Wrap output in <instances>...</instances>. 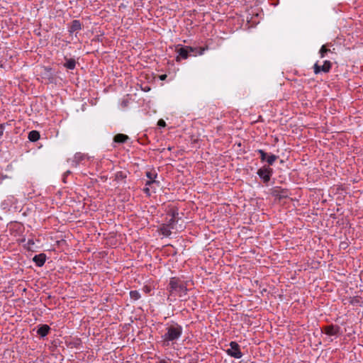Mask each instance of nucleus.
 <instances>
[{
	"mask_svg": "<svg viewBox=\"0 0 363 363\" xmlns=\"http://www.w3.org/2000/svg\"><path fill=\"white\" fill-rule=\"evenodd\" d=\"M143 191L147 195L150 196V189L148 187H146L143 189Z\"/></svg>",
	"mask_w": 363,
	"mask_h": 363,
	"instance_id": "27",
	"label": "nucleus"
},
{
	"mask_svg": "<svg viewBox=\"0 0 363 363\" xmlns=\"http://www.w3.org/2000/svg\"><path fill=\"white\" fill-rule=\"evenodd\" d=\"M70 173H71V172H70V171H69V170H68V171H67V172L65 173L64 177H65V176H67V175L69 174Z\"/></svg>",
	"mask_w": 363,
	"mask_h": 363,
	"instance_id": "31",
	"label": "nucleus"
},
{
	"mask_svg": "<svg viewBox=\"0 0 363 363\" xmlns=\"http://www.w3.org/2000/svg\"><path fill=\"white\" fill-rule=\"evenodd\" d=\"M171 228V225H169V224L167 223V225H164L161 227L160 232L163 235L167 237L169 236L172 233L170 230Z\"/></svg>",
	"mask_w": 363,
	"mask_h": 363,
	"instance_id": "18",
	"label": "nucleus"
},
{
	"mask_svg": "<svg viewBox=\"0 0 363 363\" xmlns=\"http://www.w3.org/2000/svg\"><path fill=\"white\" fill-rule=\"evenodd\" d=\"M257 174L262 179L264 183L267 184L273 174V169L269 166L264 165L257 170Z\"/></svg>",
	"mask_w": 363,
	"mask_h": 363,
	"instance_id": "4",
	"label": "nucleus"
},
{
	"mask_svg": "<svg viewBox=\"0 0 363 363\" xmlns=\"http://www.w3.org/2000/svg\"><path fill=\"white\" fill-rule=\"evenodd\" d=\"M183 328L178 323L172 321L166 324L165 333L161 336V345L162 347H169L170 342L174 344L182 336Z\"/></svg>",
	"mask_w": 363,
	"mask_h": 363,
	"instance_id": "1",
	"label": "nucleus"
},
{
	"mask_svg": "<svg viewBox=\"0 0 363 363\" xmlns=\"http://www.w3.org/2000/svg\"><path fill=\"white\" fill-rule=\"evenodd\" d=\"M230 348L226 350L227 354L235 359H240L242 357V353L240 351V345L238 342L232 341L230 342Z\"/></svg>",
	"mask_w": 363,
	"mask_h": 363,
	"instance_id": "5",
	"label": "nucleus"
},
{
	"mask_svg": "<svg viewBox=\"0 0 363 363\" xmlns=\"http://www.w3.org/2000/svg\"><path fill=\"white\" fill-rule=\"evenodd\" d=\"M28 139L31 142H36L40 139V133L37 130H31L28 133Z\"/></svg>",
	"mask_w": 363,
	"mask_h": 363,
	"instance_id": "17",
	"label": "nucleus"
},
{
	"mask_svg": "<svg viewBox=\"0 0 363 363\" xmlns=\"http://www.w3.org/2000/svg\"><path fill=\"white\" fill-rule=\"evenodd\" d=\"M157 173H152L151 172H146V177L149 179V180H155V178L157 177Z\"/></svg>",
	"mask_w": 363,
	"mask_h": 363,
	"instance_id": "24",
	"label": "nucleus"
},
{
	"mask_svg": "<svg viewBox=\"0 0 363 363\" xmlns=\"http://www.w3.org/2000/svg\"><path fill=\"white\" fill-rule=\"evenodd\" d=\"M85 157L86 156L84 154H82L80 152L76 153L72 160V162L74 163L73 165L77 167L79 164V162L84 160Z\"/></svg>",
	"mask_w": 363,
	"mask_h": 363,
	"instance_id": "16",
	"label": "nucleus"
},
{
	"mask_svg": "<svg viewBox=\"0 0 363 363\" xmlns=\"http://www.w3.org/2000/svg\"><path fill=\"white\" fill-rule=\"evenodd\" d=\"M143 291L145 292V293H149L150 291V288L147 286H145L143 287Z\"/></svg>",
	"mask_w": 363,
	"mask_h": 363,
	"instance_id": "28",
	"label": "nucleus"
},
{
	"mask_svg": "<svg viewBox=\"0 0 363 363\" xmlns=\"http://www.w3.org/2000/svg\"><path fill=\"white\" fill-rule=\"evenodd\" d=\"M257 152L259 155L260 160L262 162H265L268 155L263 150H257Z\"/></svg>",
	"mask_w": 363,
	"mask_h": 363,
	"instance_id": "22",
	"label": "nucleus"
},
{
	"mask_svg": "<svg viewBox=\"0 0 363 363\" xmlns=\"http://www.w3.org/2000/svg\"><path fill=\"white\" fill-rule=\"evenodd\" d=\"M361 298L359 296H354L350 298V303L352 305H357L360 303Z\"/></svg>",
	"mask_w": 363,
	"mask_h": 363,
	"instance_id": "23",
	"label": "nucleus"
},
{
	"mask_svg": "<svg viewBox=\"0 0 363 363\" xmlns=\"http://www.w3.org/2000/svg\"><path fill=\"white\" fill-rule=\"evenodd\" d=\"M158 363H168V362L164 359H162Z\"/></svg>",
	"mask_w": 363,
	"mask_h": 363,
	"instance_id": "30",
	"label": "nucleus"
},
{
	"mask_svg": "<svg viewBox=\"0 0 363 363\" xmlns=\"http://www.w3.org/2000/svg\"><path fill=\"white\" fill-rule=\"evenodd\" d=\"M28 244H33V242L31 240H28Z\"/></svg>",
	"mask_w": 363,
	"mask_h": 363,
	"instance_id": "33",
	"label": "nucleus"
},
{
	"mask_svg": "<svg viewBox=\"0 0 363 363\" xmlns=\"http://www.w3.org/2000/svg\"><path fill=\"white\" fill-rule=\"evenodd\" d=\"M28 244H33V242L31 240H28Z\"/></svg>",
	"mask_w": 363,
	"mask_h": 363,
	"instance_id": "32",
	"label": "nucleus"
},
{
	"mask_svg": "<svg viewBox=\"0 0 363 363\" xmlns=\"http://www.w3.org/2000/svg\"><path fill=\"white\" fill-rule=\"evenodd\" d=\"M324 333L330 336L340 335V327L337 325H328L323 328Z\"/></svg>",
	"mask_w": 363,
	"mask_h": 363,
	"instance_id": "7",
	"label": "nucleus"
},
{
	"mask_svg": "<svg viewBox=\"0 0 363 363\" xmlns=\"http://www.w3.org/2000/svg\"><path fill=\"white\" fill-rule=\"evenodd\" d=\"M166 78H167V74H162L160 76V79L161 80H164V79H166Z\"/></svg>",
	"mask_w": 363,
	"mask_h": 363,
	"instance_id": "29",
	"label": "nucleus"
},
{
	"mask_svg": "<svg viewBox=\"0 0 363 363\" xmlns=\"http://www.w3.org/2000/svg\"><path fill=\"white\" fill-rule=\"evenodd\" d=\"M50 328L48 325H40L38 330H37V334L40 335L42 337H45L50 332Z\"/></svg>",
	"mask_w": 363,
	"mask_h": 363,
	"instance_id": "13",
	"label": "nucleus"
},
{
	"mask_svg": "<svg viewBox=\"0 0 363 363\" xmlns=\"http://www.w3.org/2000/svg\"><path fill=\"white\" fill-rule=\"evenodd\" d=\"M167 215L171 217L168 221V224H169V225H171L172 228H174V224L177 222V220L179 219L178 210L175 209V208L170 209L168 211Z\"/></svg>",
	"mask_w": 363,
	"mask_h": 363,
	"instance_id": "8",
	"label": "nucleus"
},
{
	"mask_svg": "<svg viewBox=\"0 0 363 363\" xmlns=\"http://www.w3.org/2000/svg\"><path fill=\"white\" fill-rule=\"evenodd\" d=\"M130 296L132 300L137 301L140 298V294L138 291L134 290L130 291Z\"/></svg>",
	"mask_w": 363,
	"mask_h": 363,
	"instance_id": "21",
	"label": "nucleus"
},
{
	"mask_svg": "<svg viewBox=\"0 0 363 363\" xmlns=\"http://www.w3.org/2000/svg\"><path fill=\"white\" fill-rule=\"evenodd\" d=\"M153 184H157L159 186L160 182L156 180H147L145 183V186H151Z\"/></svg>",
	"mask_w": 363,
	"mask_h": 363,
	"instance_id": "25",
	"label": "nucleus"
},
{
	"mask_svg": "<svg viewBox=\"0 0 363 363\" xmlns=\"http://www.w3.org/2000/svg\"><path fill=\"white\" fill-rule=\"evenodd\" d=\"M330 45H332L331 43H327L322 45L319 50V55L321 58H324L328 52H333V51L329 48Z\"/></svg>",
	"mask_w": 363,
	"mask_h": 363,
	"instance_id": "14",
	"label": "nucleus"
},
{
	"mask_svg": "<svg viewBox=\"0 0 363 363\" xmlns=\"http://www.w3.org/2000/svg\"><path fill=\"white\" fill-rule=\"evenodd\" d=\"M332 62L329 60H325L323 65H320L318 62H315L313 65V72L315 74L321 72L328 73L332 68Z\"/></svg>",
	"mask_w": 363,
	"mask_h": 363,
	"instance_id": "6",
	"label": "nucleus"
},
{
	"mask_svg": "<svg viewBox=\"0 0 363 363\" xmlns=\"http://www.w3.org/2000/svg\"><path fill=\"white\" fill-rule=\"evenodd\" d=\"M46 255L45 253H40L33 257V261L35 263L36 266L42 267L46 261Z\"/></svg>",
	"mask_w": 363,
	"mask_h": 363,
	"instance_id": "10",
	"label": "nucleus"
},
{
	"mask_svg": "<svg viewBox=\"0 0 363 363\" xmlns=\"http://www.w3.org/2000/svg\"><path fill=\"white\" fill-rule=\"evenodd\" d=\"M186 285V282L179 278L172 277L167 288L169 292L168 298L170 299L172 296H179V297L186 296L188 291Z\"/></svg>",
	"mask_w": 363,
	"mask_h": 363,
	"instance_id": "2",
	"label": "nucleus"
},
{
	"mask_svg": "<svg viewBox=\"0 0 363 363\" xmlns=\"http://www.w3.org/2000/svg\"><path fill=\"white\" fill-rule=\"evenodd\" d=\"M157 125L162 128H164L166 126V123L163 119H160L157 122Z\"/></svg>",
	"mask_w": 363,
	"mask_h": 363,
	"instance_id": "26",
	"label": "nucleus"
},
{
	"mask_svg": "<svg viewBox=\"0 0 363 363\" xmlns=\"http://www.w3.org/2000/svg\"><path fill=\"white\" fill-rule=\"evenodd\" d=\"M127 177V174L125 172L119 171L117 172L115 174V180L116 182H120L125 179Z\"/></svg>",
	"mask_w": 363,
	"mask_h": 363,
	"instance_id": "19",
	"label": "nucleus"
},
{
	"mask_svg": "<svg viewBox=\"0 0 363 363\" xmlns=\"http://www.w3.org/2000/svg\"><path fill=\"white\" fill-rule=\"evenodd\" d=\"M208 49V46L205 47H191V46H183L178 45L176 48V51L178 55L176 57V61L179 62L181 59L186 60L189 56L201 55L206 50Z\"/></svg>",
	"mask_w": 363,
	"mask_h": 363,
	"instance_id": "3",
	"label": "nucleus"
},
{
	"mask_svg": "<svg viewBox=\"0 0 363 363\" xmlns=\"http://www.w3.org/2000/svg\"><path fill=\"white\" fill-rule=\"evenodd\" d=\"M130 138L125 134L118 133L113 137V143L123 144L127 143Z\"/></svg>",
	"mask_w": 363,
	"mask_h": 363,
	"instance_id": "12",
	"label": "nucleus"
},
{
	"mask_svg": "<svg viewBox=\"0 0 363 363\" xmlns=\"http://www.w3.org/2000/svg\"><path fill=\"white\" fill-rule=\"evenodd\" d=\"M65 63L63 64V66L67 68V69L72 70L75 69L77 62L75 59L74 58H68L67 56L65 57Z\"/></svg>",
	"mask_w": 363,
	"mask_h": 363,
	"instance_id": "11",
	"label": "nucleus"
},
{
	"mask_svg": "<svg viewBox=\"0 0 363 363\" xmlns=\"http://www.w3.org/2000/svg\"><path fill=\"white\" fill-rule=\"evenodd\" d=\"M277 158H278V156L271 154L267 156L265 161L267 162L268 166L269 167V165H272L274 163V162L277 160Z\"/></svg>",
	"mask_w": 363,
	"mask_h": 363,
	"instance_id": "20",
	"label": "nucleus"
},
{
	"mask_svg": "<svg viewBox=\"0 0 363 363\" xmlns=\"http://www.w3.org/2000/svg\"><path fill=\"white\" fill-rule=\"evenodd\" d=\"M82 29V23L79 20H74L72 21L71 25L69 28L70 33H74Z\"/></svg>",
	"mask_w": 363,
	"mask_h": 363,
	"instance_id": "15",
	"label": "nucleus"
},
{
	"mask_svg": "<svg viewBox=\"0 0 363 363\" xmlns=\"http://www.w3.org/2000/svg\"><path fill=\"white\" fill-rule=\"evenodd\" d=\"M272 196L281 199L287 197V191L286 189H281L280 187H276L272 190Z\"/></svg>",
	"mask_w": 363,
	"mask_h": 363,
	"instance_id": "9",
	"label": "nucleus"
}]
</instances>
